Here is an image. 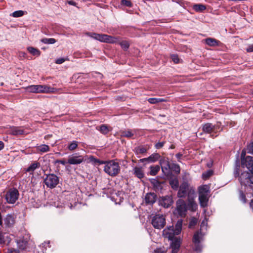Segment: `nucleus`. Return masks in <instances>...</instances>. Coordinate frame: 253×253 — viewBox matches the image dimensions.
Masks as SVG:
<instances>
[{"label": "nucleus", "instance_id": "15", "mask_svg": "<svg viewBox=\"0 0 253 253\" xmlns=\"http://www.w3.org/2000/svg\"><path fill=\"white\" fill-rule=\"evenodd\" d=\"M187 206L182 200H178L176 202V212L180 216H184L187 211Z\"/></svg>", "mask_w": 253, "mask_h": 253}, {"label": "nucleus", "instance_id": "11", "mask_svg": "<svg viewBox=\"0 0 253 253\" xmlns=\"http://www.w3.org/2000/svg\"><path fill=\"white\" fill-rule=\"evenodd\" d=\"M87 156L84 157L79 155V153H74L68 157L67 163L71 165H77L82 164L86 160Z\"/></svg>", "mask_w": 253, "mask_h": 253}, {"label": "nucleus", "instance_id": "32", "mask_svg": "<svg viewBox=\"0 0 253 253\" xmlns=\"http://www.w3.org/2000/svg\"><path fill=\"white\" fill-rule=\"evenodd\" d=\"M150 175L154 176L156 175L158 171L160 170V167L158 165H156L154 166H151L150 167Z\"/></svg>", "mask_w": 253, "mask_h": 253}, {"label": "nucleus", "instance_id": "2", "mask_svg": "<svg viewBox=\"0 0 253 253\" xmlns=\"http://www.w3.org/2000/svg\"><path fill=\"white\" fill-rule=\"evenodd\" d=\"M182 226V220H178L175 225V228L173 226H169L164 229L163 231V236L169 240H172L176 238V236L180 233Z\"/></svg>", "mask_w": 253, "mask_h": 253}, {"label": "nucleus", "instance_id": "27", "mask_svg": "<svg viewBox=\"0 0 253 253\" xmlns=\"http://www.w3.org/2000/svg\"><path fill=\"white\" fill-rule=\"evenodd\" d=\"M10 238L5 233L0 232V244L4 245L6 242H10Z\"/></svg>", "mask_w": 253, "mask_h": 253}, {"label": "nucleus", "instance_id": "50", "mask_svg": "<svg viewBox=\"0 0 253 253\" xmlns=\"http://www.w3.org/2000/svg\"><path fill=\"white\" fill-rule=\"evenodd\" d=\"M146 152V148L144 147H138L136 149V153L137 154H143Z\"/></svg>", "mask_w": 253, "mask_h": 253}, {"label": "nucleus", "instance_id": "60", "mask_svg": "<svg viewBox=\"0 0 253 253\" xmlns=\"http://www.w3.org/2000/svg\"><path fill=\"white\" fill-rule=\"evenodd\" d=\"M48 244H49V242H44V243L42 244V245H43V246H45Z\"/></svg>", "mask_w": 253, "mask_h": 253}, {"label": "nucleus", "instance_id": "17", "mask_svg": "<svg viewBox=\"0 0 253 253\" xmlns=\"http://www.w3.org/2000/svg\"><path fill=\"white\" fill-rule=\"evenodd\" d=\"M170 247L172 249V253H177L180 246L181 240L180 237H176L174 239L170 240Z\"/></svg>", "mask_w": 253, "mask_h": 253}, {"label": "nucleus", "instance_id": "44", "mask_svg": "<svg viewBox=\"0 0 253 253\" xmlns=\"http://www.w3.org/2000/svg\"><path fill=\"white\" fill-rule=\"evenodd\" d=\"M146 161H148L151 162H154L156 161V159H154V156L153 155H151L150 157H149L148 158L141 159L140 160V161L141 162H144Z\"/></svg>", "mask_w": 253, "mask_h": 253}, {"label": "nucleus", "instance_id": "6", "mask_svg": "<svg viewBox=\"0 0 253 253\" xmlns=\"http://www.w3.org/2000/svg\"><path fill=\"white\" fill-rule=\"evenodd\" d=\"M210 188L207 185H204L199 188V200L201 207L205 208L208 206Z\"/></svg>", "mask_w": 253, "mask_h": 253}, {"label": "nucleus", "instance_id": "5", "mask_svg": "<svg viewBox=\"0 0 253 253\" xmlns=\"http://www.w3.org/2000/svg\"><path fill=\"white\" fill-rule=\"evenodd\" d=\"M195 191L194 188L191 186L187 181H183L180 185L177 196L179 198H184L186 196L188 198L190 197L195 196Z\"/></svg>", "mask_w": 253, "mask_h": 253}, {"label": "nucleus", "instance_id": "21", "mask_svg": "<svg viewBox=\"0 0 253 253\" xmlns=\"http://www.w3.org/2000/svg\"><path fill=\"white\" fill-rule=\"evenodd\" d=\"M132 174L139 179L144 177V172L142 167H135L132 170Z\"/></svg>", "mask_w": 253, "mask_h": 253}, {"label": "nucleus", "instance_id": "37", "mask_svg": "<svg viewBox=\"0 0 253 253\" xmlns=\"http://www.w3.org/2000/svg\"><path fill=\"white\" fill-rule=\"evenodd\" d=\"M41 41L45 44H53L56 42L54 38H44L42 39Z\"/></svg>", "mask_w": 253, "mask_h": 253}, {"label": "nucleus", "instance_id": "9", "mask_svg": "<svg viewBox=\"0 0 253 253\" xmlns=\"http://www.w3.org/2000/svg\"><path fill=\"white\" fill-rule=\"evenodd\" d=\"M151 224L156 229H161L163 228L166 224L165 216L163 214H156L152 219Z\"/></svg>", "mask_w": 253, "mask_h": 253}, {"label": "nucleus", "instance_id": "55", "mask_svg": "<svg viewBox=\"0 0 253 253\" xmlns=\"http://www.w3.org/2000/svg\"><path fill=\"white\" fill-rule=\"evenodd\" d=\"M154 253H166L164 250L162 249H157L155 250Z\"/></svg>", "mask_w": 253, "mask_h": 253}, {"label": "nucleus", "instance_id": "61", "mask_svg": "<svg viewBox=\"0 0 253 253\" xmlns=\"http://www.w3.org/2000/svg\"><path fill=\"white\" fill-rule=\"evenodd\" d=\"M21 54H22V56H23V57H25V55H26V53H24V52H22V53H21Z\"/></svg>", "mask_w": 253, "mask_h": 253}, {"label": "nucleus", "instance_id": "7", "mask_svg": "<svg viewBox=\"0 0 253 253\" xmlns=\"http://www.w3.org/2000/svg\"><path fill=\"white\" fill-rule=\"evenodd\" d=\"M242 186L247 188H253V170L250 172H244L239 177Z\"/></svg>", "mask_w": 253, "mask_h": 253}, {"label": "nucleus", "instance_id": "46", "mask_svg": "<svg viewBox=\"0 0 253 253\" xmlns=\"http://www.w3.org/2000/svg\"><path fill=\"white\" fill-rule=\"evenodd\" d=\"M66 60H69V59L68 58H59L56 60L55 63L57 64H62L63 62H64Z\"/></svg>", "mask_w": 253, "mask_h": 253}, {"label": "nucleus", "instance_id": "3", "mask_svg": "<svg viewBox=\"0 0 253 253\" xmlns=\"http://www.w3.org/2000/svg\"><path fill=\"white\" fill-rule=\"evenodd\" d=\"M103 170L109 176L115 177L121 171L120 165L115 160H109L108 161L106 165L104 166Z\"/></svg>", "mask_w": 253, "mask_h": 253}, {"label": "nucleus", "instance_id": "49", "mask_svg": "<svg viewBox=\"0 0 253 253\" xmlns=\"http://www.w3.org/2000/svg\"><path fill=\"white\" fill-rule=\"evenodd\" d=\"M88 160L89 161V162H90V163H92L93 164H97V162L98 160L97 159L95 158L93 156H90L88 158Z\"/></svg>", "mask_w": 253, "mask_h": 253}, {"label": "nucleus", "instance_id": "28", "mask_svg": "<svg viewBox=\"0 0 253 253\" xmlns=\"http://www.w3.org/2000/svg\"><path fill=\"white\" fill-rule=\"evenodd\" d=\"M240 174V160L239 158H237L235 164V168L234 171V175L235 177H238Z\"/></svg>", "mask_w": 253, "mask_h": 253}, {"label": "nucleus", "instance_id": "31", "mask_svg": "<svg viewBox=\"0 0 253 253\" xmlns=\"http://www.w3.org/2000/svg\"><path fill=\"white\" fill-rule=\"evenodd\" d=\"M79 142L74 140L69 143L67 148L69 150L73 151L75 150L78 146Z\"/></svg>", "mask_w": 253, "mask_h": 253}, {"label": "nucleus", "instance_id": "56", "mask_svg": "<svg viewBox=\"0 0 253 253\" xmlns=\"http://www.w3.org/2000/svg\"><path fill=\"white\" fill-rule=\"evenodd\" d=\"M8 253H19V251L14 249H11L8 250Z\"/></svg>", "mask_w": 253, "mask_h": 253}, {"label": "nucleus", "instance_id": "8", "mask_svg": "<svg viewBox=\"0 0 253 253\" xmlns=\"http://www.w3.org/2000/svg\"><path fill=\"white\" fill-rule=\"evenodd\" d=\"M53 88L46 85H31L26 87L27 92L31 93H49Z\"/></svg>", "mask_w": 253, "mask_h": 253}, {"label": "nucleus", "instance_id": "33", "mask_svg": "<svg viewBox=\"0 0 253 253\" xmlns=\"http://www.w3.org/2000/svg\"><path fill=\"white\" fill-rule=\"evenodd\" d=\"M37 150L39 152L45 153L49 151V147L47 145L42 144L37 147Z\"/></svg>", "mask_w": 253, "mask_h": 253}, {"label": "nucleus", "instance_id": "43", "mask_svg": "<svg viewBox=\"0 0 253 253\" xmlns=\"http://www.w3.org/2000/svg\"><path fill=\"white\" fill-rule=\"evenodd\" d=\"M212 174V171L209 170L202 174L203 178L207 179Z\"/></svg>", "mask_w": 253, "mask_h": 253}, {"label": "nucleus", "instance_id": "30", "mask_svg": "<svg viewBox=\"0 0 253 253\" xmlns=\"http://www.w3.org/2000/svg\"><path fill=\"white\" fill-rule=\"evenodd\" d=\"M169 184L173 190H177L179 187V182L176 178L171 179L169 180Z\"/></svg>", "mask_w": 253, "mask_h": 253}, {"label": "nucleus", "instance_id": "12", "mask_svg": "<svg viewBox=\"0 0 253 253\" xmlns=\"http://www.w3.org/2000/svg\"><path fill=\"white\" fill-rule=\"evenodd\" d=\"M19 192L15 188H11L6 192L5 198L8 204H14L18 200Z\"/></svg>", "mask_w": 253, "mask_h": 253}, {"label": "nucleus", "instance_id": "35", "mask_svg": "<svg viewBox=\"0 0 253 253\" xmlns=\"http://www.w3.org/2000/svg\"><path fill=\"white\" fill-rule=\"evenodd\" d=\"M118 38V42L117 43H119L124 50H127V49L129 47V44L128 42L126 41H123L122 42H120L119 38Z\"/></svg>", "mask_w": 253, "mask_h": 253}, {"label": "nucleus", "instance_id": "16", "mask_svg": "<svg viewBox=\"0 0 253 253\" xmlns=\"http://www.w3.org/2000/svg\"><path fill=\"white\" fill-rule=\"evenodd\" d=\"M221 124L217 123L216 125H212L211 123H206L202 125L203 131L207 133H211L212 132H216L220 128Z\"/></svg>", "mask_w": 253, "mask_h": 253}, {"label": "nucleus", "instance_id": "23", "mask_svg": "<svg viewBox=\"0 0 253 253\" xmlns=\"http://www.w3.org/2000/svg\"><path fill=\"white\" fill-rule=\"evenodd\" d=\"M15 222V218L13 214H8L4 218V223L6 226H11Z\"/></svg>", "mask_w": 253, "mask_h": 253}, {"label": "nucleus", "instance_id": "1", "mask_svg": "<svg viewBox=\"0 0 253 253\" xmlns=\"http://www.w3.org/2000/svg\"><path fill=\"white\" fill-rule=\"evenodd\" d=\"M253 155V141L248 144L246 149L242 150L241 154V163L243 168H247L248 172L253 170V157L249 156H246V153Z\"/></svg>", "mask_w": 253, "mask_h": 253}, {"label": "nucleus", "instance_id": "39", "mask_svg": "<svg viewBox=\"0 0 253 253\" xmlns=\"http://www.w3.org/2000/svg\"><path fill=\"white\" fill-rule=\"evenodd\" d=\"M98 130L103 134H107L109 132V129L107 126L104 125H101Z\"/></svg>", "mask_w": 253, "mask_h": 253}, {"label": "nucleus", "instance_id": "42", "mask_svg": "<svg viewBox=\"0 0 253 253\" xmlns=\"http://www.w3.org/2000/svg\"><path fill=\"white\" fill-rule=\"evenodd\" d=\"M207 226V220L206 218H205V219L203 220L202 222L201 223L200 231H198L197 232H201L202 233H203L202 231L204 229H206Z\"/></svg>", "mask_w": 253, "mask_h": 253}, {"label": "nucleus", "instance_id": "20", "mask_svg": "<svg viewBox=\"0 0 253 253\" xmlns=\"http://www.w3.org/2000/svg\"><path fill=\"white\" fill-rule=\"evenodd\" d=\"M156 195L154 193H147L145 197V202L146 204L152 205L156 200Z\"/></svg>", "mask_w": 253, "mask_h": 253}, {"label": "nucleus", "instance_id": "59", "mask_svg": "<svg viewBox=\"0 0 253 253\" xmlns=\"http://www.w3.org/2000/svg\"><path fill=\"white\" fill-rule=\"evenodd\" d=\"M4 147V144L3 143L0 141V151L2 150Z\"/></svg>", "mask_w": 253, "mask_h": 253}, {"label": "nucleus", "instance_id": "47", "mask_svg": "<svg viewBox=\"0 0 253 253\" xmlns=\"http://www.w3.org/2000/svg\"><path fill=\"white\" fill-rule=\"evenodd\" d=\"M121 4L127 7H131L132 6L131 2L127 0H122Z\"/></svg>", "mask_w": 253, "mask_h": 253}, {"label": "nucleus", "instance_id": "48", "mask_svg": "<svg viewBox=\"0 0 253 253\" xmlns=\"http://www.w3.org/2000/svg\"><path fill=\"white\" fill-rule=\"evenodd\" d=\"M171 59L175 63H178L179 61L178 56L176 54H173L171 55Z\"/></svg>", "mask_w": 253, "mask_h": 253}, {"label": "nucleus", "instance_id": "41", "mask_svg": "<svg viewBox=\"0 0 253 253\" xmlns=\"http://www.w3.org/2000/svg\"><path fill=\"white\" fill-rule=\"evenodd\" d=\"M174 171L177 173H179L180 171V168L178 165L173 164L170 168Z\"/></svg>", "mask_w": 253, "mask_h": 253}, {"label": "nucleus", "instance_id": "57", "mask_svg": "<svg viewBox=\"0 0 253 253\" xmlns=\"http://www.w3.org/2000/svg\"><path fill=\"white\" fill-rule=\"evenodd\" d=\"M182 155L180 153H178V154H176V155H175V157L178 160V161L180 162V159L182 157Z\"/></svg>", "mask_w": 253, "mask_h": 253}, {"label": "nucleus", "instance_id": "13", "mask_svg": "<svg viewBox=\"0 0 253 253\" xmlns=\"http://www.w3.org/2000/svg\"><path fill=\"white\" fill-rule=\"evenodd\" d=\"M30 236L29 234H25L23 237H19L16 239L17 248L22 251L26 250L28 248V242L30 240Z\"/></svg>", "mask_w": 253, "mask_h": 253}, {"label": "nucleus", "instance_id": "45", "mask_svg": "<svg viewBox=\"0 0 253 253\" xmlns=\"http://www.w3.org/2000/svg\"><path fill=\"white\" fill-rule=\"evenodd\" d=\"M239 198L241 201L243 203L246 202V196L243 192L242 190H240L239 192Z\"/></svg>", "mask_w": 253, "mask_h": 253}, {"label": "nucleus", "instance_id": "22", "mask_svg": "<svg viewBox=\"0 0 253 253\" xmlns=\"http://www.w3.org/2000/svg\"><path fill=\"white\" fill-rule=\"evenodd\" d=\"M173 201L172 198L169 196H165L162 198L160 201L161 205L164 208H169L172 204Z\"/></svg>", "mask_w": 253, "mask_h": 253}, {"label": "nucleus", "instance_id": "24", "mask_svg": "<svg viewBox=\"0 0 253 253\" xmlns=\"http://www.w3.org/2000/svg\"><path fill=\"white\" fill-rule=\"evenodd\" d=\"M9 133L13 135H21L24 133V130L21 127L12 126L9 130Z\"/></svg>", "mask_w": 253, "mask_h": 253}, {"label": "nucleus", "instance_id": "4", "mask_svg": "<svg viewBox=\"0 0 253 253\" xmlns=\"http://www.w3.org/2000/svg\"><path fill=\"white\" fill-rule=\"evenodd\" d=\"M85 35L102 42L117 43L118 37H115L106 34H100L92 32H86Z\"/></svg>", "mask_w": 253, "mask_h": 253}, {"label": "nucleus", "instance_id": "38", "mask_svg": "<svg viewBox=\"0 0 253 253\" xmlns=\"http://www.w3.org/2000/svg\"><path fill=\"white\" fill-rule=\"evenodd\" d=\"M133 133L130 130H125L122 132L121 135L127 138H131L133 136Z\"/></svg>", "mask_w": 253, "mask_h": 253}, {"label": "nucleus", "instance_id": "34", "mask_svg": "<svg viewBox=\"0 0 253 253\" xmlns=\"http://www.w3.org/2000/svg\"><path fill=\"white\" fill-rule=\"evenodd\" d=\"M193 8L197 12H202L206 9V7L202 4H196L193 5Z\"/></svg>", "mask_w": 253, "mask_h": 253}, {"label": "nucleus", "instance_id": "10", "mask_svg": "<svg viewBox=\"0 0 253 253\" xmlns=\"http://www.w3.org/2000/svg\"><path fill=\"white\" fill-rule=\"evenodd\" d=\"M59 177L53 173L47 174L44 179L46 186L51 189L55 188L59 183Z\"/></svg>", "mask_w": 253, "mask_h": 253}, {"label": "nucleus", "instance_id": "18", "mask_svg": "<svg viewBox=\"0 0 253 253\" xmlns=\"http://www.w3.org/2000/svg\"><path fill=\"white\" fill-rule=\"evenodd\" d=\"M160 165L163 172L168 175L169 174L170 169V166L168 160L163 159L160 160Z\"/></svg>", "mask_w": 253, "mask_h": 253}, {"label": "nucleus", "instance_id": "36", "mask_svg": "<svg viewBox=\"0 0 253 253\" xmlns=\"http://www.w3.org/2000/svg\"><path fill=\"white\" fill-rule=\"evenodd\" d=\"M148 102L151 104H156L159 102L165 101L163 98H150L148 99Z\"/></svg>", "mask_w": 253, "mask_h": 253}, {"label": "nucleus", "instance_id": "52", "mask_svg": "<svg viewBox=\"0 0 253 253\" xmlns=\"http://www.w3.org/2000/svg\"><path fill=\"white\" fill-rule=\"evenodd\" d=\"M164 145V142H159L155 144V147L156 149H160L163 147Z\"/></svg>", "mask_w": 253, "mask_h": 253}, {"label": "nucleus", "instance_id": "25", "mask_svg": "<svg viewBox=\"0 0 253 253\" xmlns=\"http://www.w3.org/2000/svg\"><path fill=\"white\" fill-rule=\"evenodd\" d=\"M40 167V164L39 162H35L30 165L26 169V171L29 172L30 174H33L34 171L37 169L39 168Z\"/></svg>", "mask_w": 253, "mask_h": 253}, {"label": "nucleus", "instance_id": "53", "mask_svg": "<svg viewBox=\"0 0 253 253\" xmlns=\"http://www.w3.org/2000/svg\"><path fill=\"white\" fill-rule=\"evenodd\" d=\"M246 50L248 52H253V44L249 45L247 48Z\"/></svg>", "mask_w": 253, "mask_h": 253}, {"label": "nucleus", "instance_id": "58", "mask_svg": "<svg viewBox=\"0 0 253 253\" xmlns=\"http://www.w3.org/2000/svg\"><path fill=\"white\" fill-rule=\"evenodd\" d=\"M67 3L70 5L76 6V3L73 0H68Z\"/></svg>", "mask_w": 253, "mask_h": 253}, {"label": "nucleus", "instance_id": "14", "mask_svg": "<svg viewBox=\"0 0 253 253\" xmlns=\"http://www.w3.org/2000/svg\"><path fill=\"white\" fill-rule=\"evenodd\" d=\"M204 233L201 232H196L194 234L193 242L195 244V251L200 253L202 251V246L201 245V242L203 240Z\"/></svg>", "mask_w": 253, "mask_h": 253}, {"label": "nucleus", "instance_id": "19", "mask_svg": "<svg viewBox=\"0 0 253 253\" xmlns=\"http://www.w3.org/2000/svg\"><path fill=\"white\" fill-rule=\"evenodd\" d=\"M194 196H193L188 198L187 205H186L187 210L193 212L195 211L198 208V205L194 200Z\"/></svg>", "mask_w": 253, "mask_h": 253}, {"label": "nucleus", "instance_id": "26", "mask_svg": "<svg viewBox=\"0 0 253 253\" xmlns=\"http://www.w3.org/2000/svg\"><path fill=\"white\" fill-rule=\"evenodd\" d=\"M205 42L207 44L211 46H214L218 45L219 43V41L213 39V38H207L205 39Z\"/></svg>", "mask_w": 253, "mask_h": 253}, {"label": "nucleus", "instance_id": "51", "mask_svg": "<svg viewBox=\"0 0 253 253\" xmlns=\"http://www.w3.org/2000/svg\"><path fill=\"white\" fill-rule=\"evenodd\" d=\"M61 164L63 165H65L67 163V162L65 161L64 160H57L54 162V164L56 165V164Z\"/></svg>", "mask_w": 253, "mask_h": 253}, {"label": "nucleus", "instance_id": "40", "mask_svg": "<svg viewBox=\"0 0 253 253\" xmlns=\"http://www.w3.org/2000/svg\"><path fill=\"white\" fill-rule=\"evenodd\" d=\"M24 14V12L22 10H17L13 12L11 14V16L14 17H19L22 16Z\"/></svg>", "mask_w": 253, "mask_h": 253}, {"label": "nucleus", "instance_id": "29", "mask_svg": "<svg viewBox=\"0 0 253 253\" xmlns=\"http://www.w3.org/2000/svg\"><path fill=\"white\" fill-rule=\"evenodd\" d=\"M27 50L34 56H39L41 54V51L38 49L32 46L28 47Z\"/></svg>", "mask_w": 253, "mask_h": 253}, {"label": "nucleus", "instance_id": "54", "mask_svg": "<svg viewBox=\"0 0 253 253\" xmlns=\"http://www.w3.org/2000/svg\"><path fill=\"white\" fill-rule=\"evenodd\" d=\"M107 162H108V161H100V160L98 159L97 162V164H98L99 165H100L104 164V166H105V165H106Z\"/></svg>", "mask_w": 253, "mask_h": 253}]
</instances>
